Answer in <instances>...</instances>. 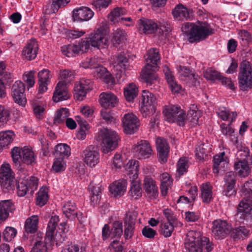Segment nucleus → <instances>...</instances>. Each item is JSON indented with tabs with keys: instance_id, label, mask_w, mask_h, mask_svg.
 Wrapping results in <instances>:
<instances>
[{
	"instance_id": "c03bdc74",
	"label": "nucleus",
	"mask_w": 252,
	"mask_h": 252,
	"mask_svg": "<svg viewBox=\"0 0 252 252\" xmlns=\"http://www.w3.org/2000/svg\"><path fill=\"white\" fill-rule=\"evenodd\" d=\"M201 197L204 202L209 203L212 198V186L209 183L202 184L201 187Z\"/></svg>"
},
{
	"instance_id": "8fccbe9b",
	"label": "nucleus",
	"mask_w": 252,
	"mask_h": 252,
	"mask_svg": "<svg viewBox=\"0 0 252 252\" xmlns=\"http://www.w3.org/2000/svg\"><path fill=\"white\" fill-rule=\"evenodd\" d=\"M112 42L115 46L121 44L126 39V33L124 31L117 29L113 33Z\"/></svg>"
},
{
	"instance_id": "2f4dec72",
	"label": "nucleus",
	"mask_w": 252,
	"mask_h": 252,
	"mask_svg": "<svg viewBox=\"0 0 252 252\" xmlns=\"http://www.w3.org/2000/svg\"><path fill=\"white\" fill-rule=\"evenodd\" d=\"M15 134L12 130L0 132V152L4 147L8 146L13 141Z\"/></svg>"
},
{
	"instance_id": "e2e57ef3",
	"label": "nucleus",
	"mask_w": 252,
	"mask_h": 252,
	"mask_svg": "<svg viewBox=\"0 0 252 252\" xmlns=\"http://www.w3.org/2000/svg\"><path fill=\"white\" fill-rule=\"evenodd\" d=\"M63 159L64 158L62 157H55L52 168L56 172H61L65 170L66 164Z\"/></svg>"
},
{
	"instance_id": "cd10ccee",
	"label": "nucleus",
	"mask_w": 252,
	"mask_h": 252,
	"mask_svg": "<svg viewBox=\"0 0 252 252\" xmlns=\"http://www.w3.org/2000/svg\"><path fill=\"white\" fill-rule=\"evenodd\" d=\"M100 103L103 108L114 107L117 103L116 96L112 93L103 92L99 95Z\"/></svg>"
},
{
	"instance_id": "338daca9",
	"label": "nucleus",
	"mask_w": 252,
	"mask_h": 252,
	"mask_svg": "<svg viewBox=\"0 0 252 252\" xmlns=\"http://www.w3.org/2000/svg\"><path fill=\"white\" fill-rule=\"evenodd\" d=\"M177 69L179 74V77L181 79H184V80L189 77L190 75L194 72L189 67L180 65L177 66Z\"/></svg>"
},
{
	"instance_id": "864d4df0",
	"label": "nucleus",
	"mask_w": 252,
	"mask_h": 252,
	"mask_svg": "<svg viewBox=\"0 0 252 252\" xmlns=\"http://www.w3.org/2000/svg\"><path fill=\"white\" fill-rule=\"evenodd\" d=\"M10 111L9 108L0 105V127L5 126L10 120Z\"/></svg>"
},
{
	"instance_id": "393cba45",
	"label": "nucleus",
	"mask_w": 252,
	"mask_h": 252,
	"mask_svg": "<svg viewBox=\"0 0 252 252\" xmlns=\"http://www.w3.org/2000/svg\"><path fill=\"white\" fill-rule=\"evenodd\" d=\"M156 68L152 67V64L148 63L143 69L141 77L148 85H152L158 81V76L155 73Z\"/></svg>"
},
{
	"instance_id": "bb28decb",
	"label": "nucleus",
	"mask_w": 252,
	"mask_h": 252,
	"mask_svg": "<svg viewBox=\"0 0 252 252\" xmlns=\"http://www.w3.org/2000/svg\"><path fill=\"white\" fill-rule=\"evenodd\" d=\"M69 97L68 94L67 88L65 83L59 82L57 84L53 95L54 101L58 102L61 101L66 100Z\"/></svg>"
},
{
	"instance_id": "bf43d9fd",
	"label": "nucleus",
	"mask_w": 252,
	"mask_h": 252,
	"mask_svg": "<svg viewBox=\"0 0 252 252\" xmlns=\"http://www.w3.org/2000/svg\"><path fill=\"white\" fill-rule=\"evenodd\" d=\"M174 222H165L160 225V232L165 237L170 236L174 230Z\"/></svg>"
},
{
	"instance_id": "13d9d810",
	"label": "nucleus",
	"mask_w": 252,
	"mask_h": 252,
	"mask_svg": "<svg viewBox=\"0 0 252 252\" xmlns=\"http://www.w3.org/2000/svg\"><path fill=\"white\" fill-rule=\"evenodd\" d=\"M74 76V72L73 71L64 69L61 70L60 73L59 82H62L65 83L67 86V84L70 83L73 79Z\"/></svg>"
},
{
	"instance_id": "20e7f679",
	"label": "nucleus",
	"mask_w": 252,
	"mask_h": 252,
	"mask_svg": "<svg viewBox=\"0 0 252 252\" xmlns=\"http://www.w3.org/2000/svg\"><path fill=\"white\" fill-rule=\"evenodd\" d=\"M238 76V83L240 89L247 91L252 88V67L251 63L244 60L239 65Z\"/></svg>"
},
{
	"instance_id": "4d7b16f0",
	"label": "nucleus",
	"mask_w": 252,
	"mask_h": 252,
	"mask_svg": "<svg viewBox=\"0 0 252 252\" xmlns=\"http://www.w3.org/2000/svg\"><path fill=\"white\" fill-rule=\"evenodd\" d=\"M142 97V104L156 106V98L152 93L148 91L144 90Z\"/></svg>"
},
{
	"instance_id": "a19ab883",
	"label": "nucleus",
	"mask_w": 252,
	"mask_h": 252,
	"mask_svg": "<svg viewBox=\"0 0 252 252\" xmlns=\"http://www.w3.org/2000/svg\"><path fill=\"white\" fill-rule=\"evenodd\" d=\"M250 235V230L245 226H239L232 230L231 236L234 239H244Z\"/></svg>"
},
{
	"instance_id": "f257e3e1",
	"label": "nucleus",
	"mask_w": 252,
	"mask_h": 252,
	"mask_svg": "<svg viewBox=\"0 0 252 252\" xmlns=\"http://www.w3.org/2000/svg\"><path fill=\"white\" fill-rule=\"evenodd\" d=\"M108 28L107 22H102L99 27L81 39L82 47L86 52L91 46L97 49H104L108 46L109 40L107 36Z\"/></svg>"
},
{
	"instance_id": "de8ad7c7",
	"label": "nucleus",
	"mask_w": 252,
	"mask_h": 252,
	"mask_svg": "<svg viewBox=\"0 0 252 252\" xmlns=\"http://www.w3.org/2000/svg\"><path fill=\"white\" fill-rule=\"evenodd\" d=\"M69 1V0H54L52 3L46 9V13L48 14L56 13L60 7L65 5Z\"/></svg>"
},
{
	"instance_id": "72a5a7b5",
	"label": "nucleus",
	"mask_w": 252,
	"mask_h": 252,
	"mask_svg": "<svg viewBox=\"0 0 252 252\" xmlns=\"http://www.w3.org/2000/svg\"><path fill=\"white\" fill-rule=\"evenodd\" d=\"M77 207L75 203L72 201L66 202L63 207V211L66 217L70 220L75 218Z\"/></svg>"
},
{
	"instance_id": "a211bd4d",
	"label": "nucleus",
	"mask_w": 252,
	"mask_h": 252,
	"mask_svg": "<svg viewBox=\"0 0 252 252\" xmlns=\"http://www.w3.org/2000/svg\"><path fill=\"white\" fill-rule=\"evenodd\" d=\"M156 146L159 160L161 163H165L169 152V146L166 140L161 137L157 138Z\"/></svg>"
},
{
	"instance_id": "58836bf2",
	"label": "nucleus",
	"mask_w": 252,
	"mask_h": 252,
	"mask_svg": "<svg viewBox=\"0 0 252 252\" xmlns=\"http://www.w3.org/2000/svg\"><path fill=\"white\" fill-rule=\"evenodd\" d=\"M127 11L125 8H115L110 13L108 18L113 23L118 22L120 19L123 20V15L126 14Z\"/></svg>"
},
{
	"instance_id": "37998d69",
	"label": "nucleus",
	"mask_w": 252,
	"mask_h": 252,
	"mask_svg": "<svg viewBox=\"0 0 252 252\" xmlns=\"http://www.w3.org/2000/svg\"><path fill=\"white\" fill-rule=\"evenodd\" d=\"M48 189L46 187H42L40 189L37 193L36 204L40 206H44L48 200Z\"/></svg>"
},
{
	"instance_id": "f704fd0d",
	"label": "nucleus",
	"mask_w": 252,
	"mask_h": 252,
	"mask_svg": "<svg viewBox=\"0 0 252 252\" xmlns=\"http://www.w3.org/2000/svg\"><path fill=\"white\" fill-rule=\"evenodd\" d=\"M161 185L160 191L163 196H166L168 193V190L171 188L172 184V180L171 179L169 174L164 173L160 177Z\"/></svg>"
},
{
	"instance_id": "c85d7f7f",
	"label": "nucleus",
	"mask_w": 252,
	"mask_h": 252,
	"mask_svg": "<svg viewBox=\"0 0 252 252\" xmlns=\"http://www.w3.org/2000/svg\"><path fill=\"white\" fill-rule=\"evenodd\" d=\"M126 186L127 182L126 180H118L110 185V191L115 197L123 195L126 191Z\"/></svg>"
},
{
	"instance_id": "a18cd8bd",
	"label": "nucleus",
	"mask_w": 252,
	"mask_h": 252,
	"mask_svg": "<svg viewBox=\"0 0 252 252\" xmlns=\"http://www.w3.org/2000/svg\"><path fill=\"white\" fill-rule=\"evenodd\" d=\"M94 75L97 78H104L107 83L113 84L114 82V79L108 74L106 68L99 66L94 71Z\"/></svg>"
},
{
	"instance_id": "4be33fe9",
	"label": "nucleus",
	"mask_w": 252,
	"mask_h": 252,
	"mask_svg": "<svg viewBox=\"0 0 252 252\" xmlns=\"http://www.w3.org/2000/svg\"><path fill=\"white\" fill-rule=\"evenodd\" d=\"M137 26L139 31L145 34L154 33L158 29V25L152 20L142 18L138 20Z\"/></svg>"
},
{
	"instance_id": "1a4fd4ad",
	"label": "nucleus",
	"mask_w": 252,
	"mask_h": 252,
	"mask_svg": "<svg viewBox=\"0 0 252 252\" xmlns=\"http://www.w3.org/2000/svg\"><path fill=\"white\" fill-rule=\"evenodd\" d=\"M93 82L89 79L82 78L77 81L74 87V97L76 100L81 101L87 94L93 89Z\"/></svg>"
},
{
	"instance_id": "ea45409f",
	"label": "nucleus",
	"mask_w": 252,
	"mask_h": 252,
	"mask_svg": "<svg viewBox=\"0 0 252 252\" xmlns=\"http://www.w3.org/2000/svg\"><path fill=\"white\" fill-rule=\"evenodd\" d=\"M55 156L58 157L68 158L71 154V149L66 144H58L55 148Z\"/></svg>"
},
{
	"instance_id": "3c124183",
	"label": "nucleus",
	"mask_w": 252,
	"mask_h": 252,
	"mask_svg": "<svg viewBox=\"0 0 252 252\" xmlns=\"http://www.w3.org/2000/svg\"><path fill=\"white\" fill-rule=\"evenodd\" d=\"M210 151L211 148L208 144L202 143L196 149V157L199 160L203 159L208 155Z\"/></svg>"
},
{
	"instance_id": "0eeeda50",
	"label": "nucleus",
	"mask_w": 252,
	"mask_h": 252,
	"mask_svg": "<svg viewBox=\"0 0 252 252\" xmlns=\"http://www.w3.org/2000/svg\"><path fill=\"white\" fill-rule=\"evenodd\" d=\"M59 221L58 216H55L51 217L48 224L45 237V240L48 241L53 245L56 243L57 246H60L65 240V233L64 232L56 233L55 235V231Z\"/></svg>"
},
{
	"instance_id": "603ef678",
	"label": "nucleus",
	"mask_w": 252,
	"mask_h": 252,
	"mask_svg": "<svg viewBox=\"0 0 252 252\" xmlns=\"http://www.w3.org/2000/svg\"><path fill=\"white\" fill-rule=\"evenodd\" d=\"M115 66H119L121 69L125 70L128 65V59L124 52H121L116 57Z\"/></svg>"
},
{
	"instance_id": "680f3d73",
	"label": "nucleus",
	"mask_w": 252,
	"mask_h": 252,
	"mask_svg": "<svg viewBox=\"0 0 252 252\" xmlns=\"http://www.w3.org/2000/svg\"><path fill=\"white\" fill-rule=\"evenodd\" d=\"M17 230L12 227H6L2 233V238L5 242L11 241L16 235Z\"/></svg>"
},
{
	"instance_id": "7c9ffc66",
	"label": "nucleus",
	"mask_w": 252,
	"mask_h": 252,
	"mask_svg": "<svg viewBox=\"0 0 252 252\" xmlns=\"http://www.w3.org/2000/svg\"><path fill=\"white\" fill-rule=\"evenodd\" d=\"M14 209V205L10 200L1 201L0 202V222L5 220L8 217L9 213Z\"/></svg>"
},
{
	"instance_id": "f8f14e48",
	"label": "nucleus",
	"mask_w": 252,
	"mask_h": 252,
	"mask_svg": "<svg viewBox=\"0 0 252 252\" xmlns=\"http://www.w3.org/2000/svg\"><path fill=\"white\" fill-rule=\"evenodd\" d=\"M124 132L126 134L135 132L140 126V122L137 117L132 113L125 114L122 119Z\"/></svg>"
},
{
	"instance_id": "774afa93",
	"label": "nucleus",
	"mask_w": 252,
	"mask_h": 252,
	"mask_svg": "<svg viewBox=\"0 0 252 252\" xmlns=\"http://www.w3.org/2000/svg\"><path fill=\"white\" fill-rule=\"evenodd\" d=\"M242 197L252 198V180L245 182L242 189Z\"/></svg>"
},
{
	"instance_id": "79ce46f5",
	"label": "nucleus",
	"mask_w": 252,
	"mask_h": 252,
	"mask_svg": "<svg viewBox=\"0 0 252 252\" xmlns=\"http://www.w3.org/2000/svg\"><path fill=\"white\" fill-rule=\"evenodd\" d=\"M69 111L67 108H62L56 111L54 118L55 124H63L69 116Z\"/></svg>"
},
{
	"instance_id": "5701e85b",
	"label": "nucleus",
	"mask_w": 252,
	"mask_h": 252,
	"mask_svg": "<svg viewBox=\"0 0 252 252\" xmlns=\"http://www.w3.org/2000/svg\"><path fill=\"white\" fill-rule=\"evenodd\" d=\"M38 50V45L35 39H32L28 42L23 48L22 55L25 59L31 61L35 58Z\"/></svg>"
},
{
	"instance_id": "69168bd1",
	"label": "nucleus",
	"mask_w": 252,
	"mask_h": 252,
	"mask_svg": "<svg viewBox=\"0 0 252 252\" xmlns=\"http://www.w3.org/2000/svg\"><path fill=\"white\" fill-rule=\"evenodd\" d=\"M48 243V241L45 240L37 241L31 252H47V244Z\"/></svg>"
},
{
	"instance_id": "473e14b6",
	"label": "nucleus",
	"mask_w": 252,
	"mask_h": 252,
	"mask_svg": "<svg viewBox=\"0 0 252 252\" xmlns=\"http://www.w3.org/2000/svg\"><path fill=\"white\" fill-rule=\"evenodd\" d=\"M138 89L136 85L132 83H129L124 89V96L126 99L129 102L132 101L138 94Z\"/></svg>"
},
{
	"instance_id": "423d86ee",
	"label": "nucleus",
	"mask_w": 252,
	"mask_h": 252,
	"mask_svg": "<svg viewBox=\"0 0 252 252\" xmlns=\"http://www.w3.org/2000/svg\"><path fill=\"white\" fill-rule=\"evenodd\" d=\"M11 154L15 164H19L20 162H22L27 165H31L34 162V154L32 149L28 147L20 148L15 147L11 150Z\"/></svg>"
},
{
	"instance_id": "4c0bfd02",
	"label": "nucleus",
	"mask_w": 252,
	"mask_h": 252,
	"mask_svg": "<svg viewBox=\"0 0 252 252\" xmlns=\"http://www.w3.org/2000/svg\"><path fill=\"white\" fill-rule=\"evenodd\" d=\"M172 14L174 18L178 20L189 17V12L187 8L182 4L177 5L172 10Z\"/></svg>"
},
{
	"instance_id": "49530a36",
	"label": "nucleus",
	"mask_w": 252,
	"mask_h": 252,
	"mask_svg": "<svg viewBox=\"0 0 252 252\" xmlns=\"http://www.w3.org/2000/svg\"><path fill=\"white\" fill-rule=\"evenodd\" d=\"M218 116L221 120L226 121L228 119L231 120V122L234 121L237 116L236 112H231L226 110L225 108H219L217 112Z\"/></svg>"
},
{
	"instance_id": "b1692460",
	"label": "nucleus",
	"mask_w": 252,
	"mask_h": 252,
	"mask_svg": "<svg viewBox=\"0 0 252 252\" xmlns=\"http://www.w3.org/2000/svg\"><path fill=\"white\" fill-rule=\"evenodd\" d=\"M237 210L240 218L244 220L248 215L252 213V198L243 197L238 205Z\"/></svg>"
},
{
	"instance_id": "5fc2aeb1",
	"label": "nucleus",
	"mask_w": 252,
	"mask_h": 252,
	"mask_svg": "<svg viewBox=\"0 0 252 252\" xmlns=\"http://www.w3.org/2000/svg\"><path fill=\"white\" fill-rule=\"evenodd\" d=\"M1 188L5 192L13 191L15 188L14 177L0 180Z\"/></svg>"
},
{
	"instance_id": "0e129e2a",
	"label": "nucleus",
	"mask_w": 252,
	"mask_h": 252,
	"mask_svg": "<svg viewBox=\"0 0 252 252\" xmlns=\"http://www.w3.org/2000/svg\"><path fill=\"white\" fill-rule=\"evenodd\" d=\"M14 177L9 164H3L0 168V180Z\"/></svg>"
},
{
	"instance_id": "6ab92c4d",
	"label": "nucleus",
	"mask_w": 252,
	"mask_h": 252,
	"mask_svg": "<svg viewBox=\"0 0 252 252\" xmlns=\"http://www.w3.org/2000/svg\"><path fill=\"white\" fill-rule=\"evenodd\" d=\"M19 175L17 186V193L19 196H25L28 189V179H26V175L28 174V171L24 168H21L18 171Z\"/></svg>"
},
{
	"instance_id": "6e6d98bb",
	"label": "nucleus",
	"mask_w": 252,
	"mask_h": 252,
	"mask_svg": "<svg viewBox=\"0 0 252 252\" xmlns=\"http://www.w3.org/2000/svg\"><path fill=\"white\" fill-rule=\"evenodd\" d=\"M188 168V160L186 158H180L177 164V177L180 178L185 173L187 172Z\"/></svg>"
},
{
	"instance_id": "f3484780",
	"label": "nucleus",
	"mask_w": 252,
	"mask_h": 252,
	"mask_svg": "<svg viewBox=\"0 0 252 252\" xmlns=\"http://www.w3.org/2000/svg\"><path fill=\"white\" fill-rule=\"evenodd\" d=\"M94 15L92 10L88 7L82 6L74 9L72 12V18L74 21L82 22L90 20Z\"/></svg>"
},
{
	"instance_id": "4468645a",
	"label": "nucleus",
	"mask_w": 252,
	"mask_h": 252,
	"mask_svg": "<svg viewBox=\"0 0 252 252\" xmlns=\"http://www.w3.org/2000/svg\"><path fill=\"white\" fill-rule=\"evenodd\" d=\"M25 91V85L21 81H16L11 88V96L14 101L22 106H24L27 102Z\"/></svg>"
},
{
	"instance_id": "2eb2a0df",
	"label": "nucleus",
	"mask_w": 252,
	"mask_h": 252,
	"mask_svg": "<svg viewBox=\"0 0 252 252\" xmlns=\"http://www.w3.org/2000/svg\"><path fill=\"white\" fill-rule=\"evenodd\" d=\"M244 153V158L243 159H240L238 161L236 162L234 164V169L237 171L238 174L239 176L242 177H245L248 176L251 172V169L248 163V161L246 158L249 156V151L247 148L245 149L243 151H239L238 152V156H241Z\"/></svg>"
},
{
	"instance_id": "7ed1b4c3",
	"label": "nucleus",
	"mask_w": 252,
	"mask_h": 252,
	"mask_svg": "<svg viewBox=\"0 0 252 252\" xmlns=\"http://www.w3.org/2000/svg\"><path fill=\"white\" fill-rule=\"evenodd\" d=\"M127 171L130 178V188L128 193L134 198L138 199L142 196V190L141 183L138 178L139 162L136 160H131L127 163Z\"/></svg>"
},
{
	"instance_id": "9b49d317",
	"label": "nucleus",
	"mask_w": 252,
	"mask_h": 252,
	"mask_svg": "<svg viewBox=\"0 0 252 252\" xmlns=\"http://www.w3.org/2000/svg\"><path fill=\"white\" fill-rule=\"evenodd\" d=\"M231 229V225L225 220H216L213 222L212 232L216 239L224 238L230 233Z\"/></svg>"
},
{
	"instance_id": "39448f33",
	"label": "nucleus",
	"mask_w": 252,
	"mask_h": 252,
	"mask_svg": "<svg viewBox=\"0 0 252 252\" xmlns=\"http://www.w3.org/2000/svg\"><path fill=\"white\" fill-rule=\"evenodd\" d=\"M99 138L103 152L105 154L114 150L117 147L118 141L120 139L115 131L108 128H103L100 130Z\"/></svg>"
},
{
	"instance_id": "ddd939ff",
	"label": "nucleus",
	"mask_w": 252,
	"mask_h": 252,
	"mask_svg": "<svg viewBox=\"0 0 252 252\" xmlns=\"http://www.w3.org/2000/svg\"><path fill=\"white\" fill-rule=\"evenodd\" d=\"M82 157L84 162L89 166L94 167L99 161V154L97 148L92 145L83 151Z\"/></svg>"
},
{
	"instance_id": "f03ea898",
	"label": "nucleus",
	"mask_w": 252,
	"mask_h": 252,
	"mask_svg": "<svg viewBox=\"0 0 252 252\" xmlns=\"http://www.w3.org/2000/svg\"><path fill=\"white\" fill-rule=\"evenodd\" d=\"M183 29L190 43L206 39L213 33L214 31L210 25L207 22H198V24L186 23Z\"/></svg>"
},
{
	"instance_id": "aec40b11",
	"label": "nucleus",
	"mask_w": 252,
	"mask_h": 252,
	"mask_svg": "<svg viewBox=\"0 0 252 252\" xmlns=\"http://www.w3.org/2000/svg\"><path fill=\"white\" fill-rule=\"evenodd\" d=\"M143 187L147 197L154 199L158 196V188L155 181L150 177H146L144 180Z\"/></svg>"
},
{
	"instance_id": "09e8293b",
	"label": "nucleus",
	"mask_w": 252,
	"mask_h": 252,
	"mask_svg": "<svg viewBox=\"0 0 252 252\" xmlns=\"http://www.w3.org/2000/svg\"><path fill=\"white\" fill-rule=\"evenodd\" d=\"M123 233V223L120 221H115L113 223V226L109 232V235L112 238L119 239Z\"/></svg>"
},
{
	"instance_id": "e433bc0d",
	"label": "nucleus",
	"mask_w": 252,
	"mask_h": 252,
	"mask_svg": "<svg viewBox=\"0 0 252 252\" xmlns=\"http://www.w3.org/2000/svg\"><path fill=\"white\" fill-rule=\"evenodd\" d=\"M38 218L37 216H32L27 219L25 224V229L27 232L35 233L37 229Z\"/></svg>"
},
{
	"instance_id": "412c9836",
	"label": "nucleus",
	"mask_w": 252,
	"mask_h": 252,
	"mask_svg": "<svg viewBox=\"0 0 252 252\" xmlns=\"http://www.w3.org/2000/svg\"><path fill=\"white\" fill-rule=\"evenodd\" d=\"M83 43L81 40L77 44H68L64 45L61 48L62 53L67 57H73L79 55L80 52L86 53L85 49L83 48Z\"/></svg>"
},
{
	"instance_id": "9d476101",
	"label": "nucleus",
	"mask_w": 252,
	"mask_h": 252,
	"mask_svg": "<svg viewBox=\"0 0 252 252\" xmlns=\"http://www.w3.org/2000/svg\"><path fill=\"white\" fill-rule=\"evenodd\" d=\"M201 236L199 231H189L185 240V247L188 252H202L199 240Z\"/></svg>"
},
{
	"instance_id": "c9c22d12",
	"label": "nucleus",
	"mask_w": 252,
	"mask_h": 252,
	"mask_svg": "<svg viewBox=\"0 0 252 252\" xmlns=\"http://www.w3.org/2000/svg\"><path fill=\"white\" fill-rule=\"evenodd\" d=\"M147 56V64L149 63L152 64V67L157 68V63L160 60L158 50L157 48H152L148 51Z\"/></svg>"
},
{
	"instance_id": "a878e982",
	"label": "nucleus",
	"mask_w": 252,
	"mask_h": 252,
	"mask_svg": "<svg viewBox=\"0 0 252 252\" xmlns=\"http://www.w3.org/2000/svg\"><path fill=\"white\" fill-rule=\"evenodd\" d=\"M163 70L171 91L173 94L179 93L182 89V86L175 80L172 71L166 65L163 66Z\"/></svg>"
},
{
	"instance_id": "052dcab7",
	"label": "nucleus",
	"mask_w": 252,
	"mask_h": 252,
	"mask_svg": "<svg viewBox=\"0 0 252 252\" xmlns=\"http://www.w3.org/2000/svg\"><path fill=\"white\" fill-rule=\"evenodd\" d=\"M140 112L143 117L146 118L157 113L156 106L142 104L140 108Z\"/></svg>"
},
{
	"instance_id": "6e6552de",
	"label": "nucleus",
	"mask_w": 252,
	"mask_h": 252,
	"mask_svg": "<svg viewBox=\"0 0 252 252\" xmlns=\"http://www.w3.org/2000/svg\"><path fill=\"white\" fill-rule=\"evenodd\" d=\"M165 119L170 123L176 122L180 126H185V111L180 107L174 105L169 106L163 111Z\"/></svg>"
},
{
	"instance_id": "c756f323",
	"label": "nucleus",
	"mask_w": 252,
	"mask_h": 252,
	"mask_svg": "<svg viewBox=\"0 0 252 252\" xmlns=\"http://www.w3.org/2000/svg\"><path fill=\"white\" fill-rule=\"evenodd\" d=\"M200 112L199 111L196 105H192L189 111L188 116L186 115L185 112V118L186 122H185V125L186 124H189V126H194L198 124V119L200 117Z\"/></svg>"
},
{
	"instance_id": "dca6fc26",
	"label": "nucleus",
	"mask_w": 252,
	"mask_h": 252,
	"mask_svg": "<svg viewBox=\"0 0 252 252\" xmlns=\"http://www.w3.org/2000/svg\"><path fill=\"white\" fill-rule=\"evenodd\" d=\"M134 151L140 159L149 158L153 154V150L150 143L147 140H141L135 146Z\"/></svg>"
}]
</instances>
